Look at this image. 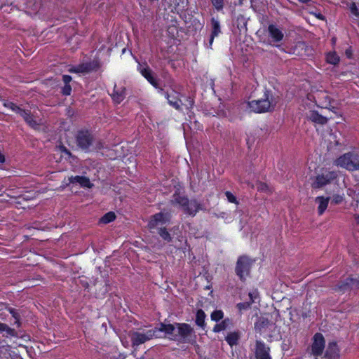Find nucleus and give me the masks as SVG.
<instances>
[{
  "label": "nucleus",
  "instance_id": "37",
  "mask_svg": "<svg viewBox=\"0 0 359 359\" xmlns=\"http://www.w3.org/2000/svg\"><path fill=\"white\" fill-rule=\"evenodd\" d=\"M211 320L215 322H219L224 318V312L222 310H215L210 315Z\"/></svg>",
  "mask_w": 359,
  "mask_h": 359
},
{
  "label": "nucleus",
  "instance_id": "10",
  "mask_svg": "<svg viewBox=\"0 0 359 359\" xmlns=\"http://www.w3.org/2000/svg\"><path fill=\"white\" fill-rule=\"evenodd\" d=\"M312 344L311 346V354L318 358L321 356L325 346V340L323 334L320 332L316 333L312 338Z\"/></svg>",
  "mask_w": 359,
  "mask_h": 359
},
{
  "label": "nucleus",
  "instance_id": "58",
  "mask_svg": "<svg viewBox=\"0 0 359 359\" xmlns=\"http://www.w3.org/2000/svg\"><path fill=\"white\" fill-rule=\"evenodd\" d=\"M170 29H175L176 30V27L175 26L168 27V32H170Z\"/></svg>",
  "mask_w": 359,
  "mask_h": 359
},
{
  "label": "nucleus",
  "instance_id": "31",
  "mask_svg": "<svg viewBox=\"0 0 359 359\" xmlns=\"http://www.w3.org/2000/svg\"><path fill=\"white\" fill-rule=\"evenodd\" d=\"M111 97L116 103L120 104L125 98V88L116 90L115 86Z\"/></svg>",
  "mask_w": 359,
  "mask_h": 359
},
{
  "label": "nucleus",
  "instance_id": "14",
  "mask_svg": "<svg viewBox=\"0 0 359 359\" xmlns=\"http://www.w3.org/2000/svg\"><path fill=\"white\" fill-rule=\"evenodd\" d=\"M69 184H79V185L83 188H88L90 189L93 187V184L90 182V179L86 176H71L68 179V182H63V187H67Z\"/></svg>",
  "mask_w": 359,
  "mask_h": 359
},
{
  "label": "nucleus",
  "instance_id": "25",
  "mask_svg": "<svg viewBox=\"0 0 359 359\" xmlns=\"http://www.w3.org/2000/svg\"><path fill=\"white\" fill-rule=\"evenodd\" d=\"M187 4V0H173L172 12L180 14L186 9Z\"/></svg>",
  "mask_w": 359,
  "mask_h": 359
},
{
  "label": "nucleus",
  "instance_id": "19",
  "mask_svg": "<svg viewBox=\"0 0 359 359\" xmlns=\"http://www.w3.org/2000/svg\"><path fill=\"white\" fill-rule=\"evenodd\" d=\"M316 99H317L316 105L318 107L320 108H325L328 109L331 111H332V109H331L332 102L334 101L332 98L327 93H318L316 97H315Z\"/></svg>",
  "mask_w": 359,
  "mask_h": 359
},
{
  "label": "nucleus",
  "instance_id": "35",
  "mask_svg": "<svg viewBox=\"0 0 359 359\" xmlns=\"http://www.w3.org/2000/svg\"><path fill=\"white\" fill-rule=\"evenodd\" d=\"M249 297L250 298V302H240L237 304L236 307L240 311L248 310L250 308L251 304L254 302L252 294L251 293H249Z\"/></svg>",
  "mask_w": 359,
  "mask_h": 359
},
{
  "label": "nucleus",
  "instance_id": "36",
  "mask_svg": "<svg viewBox=\"0 0 359 359\" xmlns=\"http://www.w3.org/2000/svg\"><path fill=\"white\" fill-rule=\"evenodd\" d=\"M116 219V215L114 212H108L106 214H104L101 218H100V222L103 224H109L113 221H114Z\"/></svg>",
  "mask_w": 359,
  "mask_h": 359
},
{
  "label": "nucleus",
  "instance_id": "42",
  "mask_svg": "<svg viewBox=\"0 0 359 359\" xmlns=\"http://www.w3.org/2000/svg\"><path fill=\"white\" fill-rule=\"evenodd\" d=\"M338 157H359V149H353L351 151L344 153L341 155H339Z\"/></svg>",
  "mask_w": 359,
  "mask_h": 359
},
{
  "label": "nucleus",
  "instance_id": "20",
  "mask_svg": "<svg viewBox=\"0 0 359 359\" xmlns=\"http://www.w3.org/2000/svg\"><path fill=\"white\" fill-rule=\"evenodd\" d=\"M269 36L273 43H279L284 38L283 31L278 28L276 25L271 24L268 26Z\"/></svg>",
  "mask_w": 359,
  "mask_h": 359
},
{
  "label": "nucleus",
  "instance_id": "13",
  "mask_svg": "<svg viewBox=\"0 0 359 359\" xmlns=\"http://www.w3.org/2000/svg\"><path fill=\"white\" fill-rule=\"evenodd\" d=\"M270 351V347L263 341H256L255 348V356L256 359H272Z\"/></svg>",
  "mask_w": 359,
  "mask_h": 359
},
{
  "label": "nucleus",
  "instance_id": "39",
  "mask_svg": "<svg viewBox=\"0 0 359 359\" xmlns=\"http://www.w3.org/2000/svg\"><path fill=\"white\" fill-rule=\"evenodd\" d=\"M344 200V194L342 193L333 194L331 198V203L333 205L341 204Z\"/></svg>",
  "mask_w": 359,
  "mask_h": 359
},
{
  "label": "nucleus",
  "instance_id": "44",
  "mask_svg": "<svg viewBox=\"0 0 359 359\" xmlns=\"http://www.w3.org/2000/svg\"><path fill=\"white\" fill-rule=\"evenodd\" d=\"M225 196L227 198L229 202L231 203L238 204V201L236 197L229 191L225 192Z\"/></svg>",
  "mask_w": 359,
  "mask_h": 359
},
{
  "label": "nucleus",
  "instance_id": "33",
  "mask_svg": "<svg viewBox=\"0 0 359 359\" xmlns=\"http://www.w3.org/2000/svg\"><path fill=\"white\" fill-rule=\"evenodd\" d=\"M326 61L329 64L337 65L340 61V57L336 52H329L326 55Z\"/></svg>",
  "mask_w": 359,
  "mask_h": 359
},
{
  "label": "nucleus",
  "instance_id": "29",
  "mask_svg": "<svg viewBox=\"0 0 359 359\" xmlns=\"http://www.w3.org/2000/svg\"><path fill=\"white\" fill-rule=\"evenodd\" d=\"M240 339V334L238 332H231L227 334L225 340L230 346L237 345Z\"/></svg>",
  "mask_w": 359,
  "mask_h": 359
},
{
  "label": "nucleus",
  "instance_id": "11",
  "mask_svg": "<svg viewBox=\"0 0 359 359\" xmlns=\"http://www.w3.org/2000/svg\"><path fill=\"white\" fill-rule=\"evenodd\" d=\"M359 288V277L354 278L351 276L346 278L345 280L339 282L334 287V290L341 293H345L353 289Z\"/></svg>",
  "mask_w": 359,
  "mask_h": 359
},
{
  "label": "nucleus",
  "instance_id": "47",
  "mask_svg": "<svg viewBox=\"0 0 359 359\" xmlns=\"http://www.w3.org/2000/svg\"><path fill=\"white\" fill-rule=\"evenodd\" d=\"M72 79V78L69 75L65 74L62 76V81L65 83V84H69Z\"/></svg>",
  "mask_w": 359,
  "mask_h": 359
},
{
  "label": "nucleus",
  "instance_id": "52",
  "mask_svg": "<svg viewBox=\"0 0 359 359\" xmlns=\"http://www.w3.org/2000/svg\"><path fill=\"white\" fill-rule=\"evenodd\" d=\"M316 16L318 19H320V20H324V18H325L324 16L320 13H318Z\"/></svg>",
  "mask_w": 359,
  "mask_h": 359
},
{
  "label": "nucleus",
  "instance_id": "8",
  "mask_svg": "<svg viewBox=\"0 0 359 359\" xmlns=\"http://www.w3.org/2000/svg\"><path fill=\"white\" fill-rule=\"evenodd\" d=\"M101 67V62L98 57L93 60L82 62L78 65L74 66L69 69L71 73L88 74L93 72H97Z\"/></svg>",
  "mask_w": 359,
  "mask_h": 359
},
{
  "label": "nucleus",
  "instance_id": "34",
  "mask_svg": "<svg viewBox=\"0 0 359 359\" xmlns=\"http://www.w3.org/2000/svg\"><path fill=\"white\" fill-rule=\"evenodd\" d=\"M158 233L162 238V239L168 243L172 241V238L170 233L168 232L165 227H161L158 229Z\"/></svg>",
  "mask_w": 359,
  "mask_h": 359
},
{
  "label": "nucleus",
  "instance_id": "9",
  "mask_svg": "<svg viewBox=\"0 0 359 359\" xmlns=\"http://www.w3.org/2000/svg\"><path fill=\"white\" fill-rule=\"evenodd\" d=\"M156 330H148L145 332H133L130 334L133 347H137L156 336Z\"/></svg>",
  "mask_w": 359,
  "mask_h": 359
},
{
  "label": "nucleus",
  "instance_id": "48",
  "mask_svg": "<svg viewBox=\"0 0 359 359\" xmlns=\"http://www.w3.org/2000/svg\"><path fill=\"white\" fill-rule=\"evenodd\" d=\"M60 149L62 151L65 152L67 155H68L69 157H75L65 146L60 147Z\"/></svg>",
  "mask_w": 359,
  "mask_h": 359
},
{
  "label": "nucleus",
  "instance_id": "24",
  "mask_svg": "<svg viewBox=\"0 0 359 359\" xmlns=\"http://www.w3.org/2000/svg\"><path fill=\"white\" fill-rule=\"evenodd\" d=\"M330 197L325 196H317L315 201L318 203V213L319 215H322L326 210Z\"/></svg>",
  "mask_w": 359,
  "mask_h": 359
},
{
  "label": "nucleus",
  "instance_id": "15",
  "mask_svg": "<svg viewBox=\"0 0 359 359\" xmlns=\"http://www.w3.org/2000/svg\"><path fill=\"white\" fill-rule=\"evenodd\" d=\"M170 217L168 214L162 212H158L152 215L149 221L148 227L149 229H155L158 225L165 224L169 222Z\"/></svg>",
  "mask_w": 359,
  "mask_h": 359
},
{
  "label": "nucleus",
  "instance_id": "57",
  "mask_svg": "<svg viewBox=\"0 0 359 359\" xmlns=\"http://www.w3.org/2000/svg\"><path fill=\"white\" fill-rule=\"evenodd\" d=\"M245 0H238V5L242 6Z\"/></svg>",
  "mask_w": 359,
  "mask_h": 359
},
{
  "label": "nucleus",
  "instance_id": "12",
  "mask_svg": "<svg viewBox=\"0 0 359 359\" xmlns=\"http://www.w3.org/2000/svg\"><path fill=\"white\" fill-rule=\"evenodd\" d=\"M160 93L164 94L165 97L167 99L168 104L171 107L177 111L182 110V106L183 105V103L181 100L182 95L179 92L172 90L170 93L165 92L164 90L163 92Z\"/></svg>",
  "mask_w": 359,
  "mask_h": 359
},
{
  "label": "nucleus",
  "instance_id": "4",
  "mask_svg": "<svg viewBox=\"0 0 359 359\" xmlns=\"http://www.w3.org/2000/svg\"><path fill=\"white\" fill-rule=\"evenodd\" d=\"M254 262V259L247 255H241L238 257L235 266V273L241 282H245L250 276Z\"/></svg>",
  "mask_w": 359,
  "mask_h": 359
},
{
  "label": "nucleus",
  "instance_id": "5",
  "mask_svg": "<svg viewBox=\"0 0 359 359\" xmlns=\"http://www.w3.org/2000/svg\"><path fill=\"white\" fill-rule=\"evenodd\" d=\"M338 177V172L334 170L323 169L320 173L317 174L315 180L311 184L314 189H321L325 186L332 183Z\"/></svg>",
  "mask_w": 359,
  "mask_h": 359
},
{
  "label": "nucleus",
  "instance_id": "32",
  "mask_svg": "<svg viewBox=\"0 0 359 359\" xmlns=\"http://www.w3.org/2000/svg\"><path fill=\"white\" fill-rule=\"evenodd\" d=\"M6 309L12 315L13 318L15 319L13 325H15L17 327H20L22 323L20 314L18 312V311L11 307H6Z\"/></svg>",
  "mask_w": 359,
  "mask_h": 359
},
{
  "label": "nucleus",
  "instance_id": "18",
  "mask_svg": "<svg viewBox=\"0 0 359 359\" xmlns=\"http://www.w3.org/2000/svg\"><path fill=\"white\" fill-rule=\"evenodd\" d=\"M176 328L175 323V324H165L164 323H161L159 324L158 327H156L154 330H156V332H164L166 335L168 336V338L171 340H177V334H175V330Z\"/></svg>",
  "mask_w": 359,
  "mask_h": 359
},
{
  "label": "nucleus",
  "instance_id": "22",
  "mask_svg": "<svg viewBox=\"0 0 359 359\" xmlns=\"http://www.w3.org/2000/svg\"><path fill=\"white\" fill-rule=\"evenodd\" d=\"M271 325V321L264 316L258 318L255 323V330L257 333L262 334Z\"/></svg>",
  "mask_w": 359,
  "mask_h": 359
},
{
  "label": "nucleus",
  "instance_id": "55",
  "mask_svg": "<svg viewBox=\"0 0 359 359\" xmlns=\"http://www.w3.org/2000/svg\"><path fill=\"white\" fill-rule=\"evenodd\" d=\"M6 158H0V165H2L4 163H5Z\"/></svg>",
  "mask_w": 359,
  "mask_h": 359
},
{
  "label": "nucleus",
  "instance_id": "45",
  "mask_svg": "<svg viewBox=\"0 0 359 359\" xmlns=\"http://www.w3.org/2000/svg\"><path fill=\"white\" fill-rule=\"evenodd\" d=\"M30 110L22 109L20 107H19V110L16 112V114H19L24 121L30 114Z\"/></svg>",
  "mask_w": 359,
  "mask_h": 359
},
{
  "label": "nucleus",
  "instance_id": "27",
  "mask_svg": "<svg viewBox=\"0 0 359 359\" xmlns=\"http://www.w3.org/2000/svg\"><path fill=\"white\" fill-rule=\"evenodd\" d=\"M11 348H15L10 346V343L5 345L0 342V359H8L11 356Z\"/></svg>",
  "mask_w": 359,
  "mask_h": 359
},
{
  "label": "nucleus",
  "instance_id": "23",
  "mask_svg": "<svg viewBox=\"0 0 359 359\" xmlns=\"http://www.w3.org/2000/svg\"><path fill=\"white\" fill-rule=\"evenodd\" d=\"M307 118L311 122L321 126L325 125L328 118L318 113V111L311 110L307 114Z\"/></svg>",
  "mask_w": 359,
  "mask_h": 359
},
{
  "label": "nucleus",
  "instance_id": "54",
  "mask_svg": "<svg viewBox=\"0 0 359 359\" xmlns=\"http://www.w3.org/2000/svg\"><path fill=\"white\" fill-rule=\"evenodd\" d=\"M298 1L300 3L306 4V3L309 2L311 0H298Z\"/></svg>",
  "mask_w": 359,
  "mask_h": 359
},
{
  "label": "nucleus",
  "instance_id": "17",
  "mask_svg": "<svg viewBox=\"0 0 359 359\" xmlns=\"http://www.w3.org/2000/svg\"><path fill=\"white\" fill-rule=\"evenodd\" d=\"M175 325L177 329V339L180 338L185 341L194 332V328L189 324L185 323H175Z\"/></svg>",
  "mask_w": 359,
  "mask_h": 359
},
{
  "label": "nucleus",
  "instance_id": "56",
  "mask_svg": "<svg viewBox=\"0 0 359 359\" xmlns=\"http://www.w3.org/2000/svg\"><path fill=\"white\" fill-rule=\"evenodd\" d=\"M346 55H347V57H351V52H349L348 50H346Z\"/></svg>",
  "mask_w": 359,
  "mask_h": 359
},
{
  "label": "nucleus",
  "instance_id": "30",
  "mask_svg": "<svg viewBox=\"0 0 359 359\" xmlns=\"http://www.w3.org/2000/svg\"><path fill=\"white\" fill-rule=\"evenodd\" d=\"M210 22L212 27L210 35H212V38H215L222 32L220 23L219 20L215 18H211Z\"/></svg>",
  "mask_w": 359,
  "mask_h": 359
},
{
  "label": "nucleus",
  "instance_id": "7",
  "mask_svg": "<svg viewBox=\"0 0 359 359\" xmlns=\"http://www.w3.org/2000/svg\"><path fill=\"white\" fill-rule=\"evenodd\" d=\"M137 70L140 74L158 92H163V88L160 86V79L156 74L150 68L147 63L143 65L139 63Z\"/></svg>",
  "mask_w": 359,
  "mask_h": 359
},
{
  "label": "nucleus",
  "instance_id": "28",
  "mask_svg": "<svg viewBox=\"0 0 359 359\" xmlns=\"http://www.w3.org/2000/svg\"><path fill=\"white\" fill-rule=\"evenodd\" d=\"M205 318L206 315L203 309H198L196 313V325L203 329L205 327Z\"/></svg>",
  "mask_w": 359,
  "mask_h": 359
},
{
  "label": "nucleus",
  "instance_id": "41",
  "mask_svg": "<svg viewBox=\"0 0 359 359\" xmlns=\"http://www.w3.org/2000/svg\"><path fill=\"white\" fill-rule=\"evenodd\" d=\"M214 8L217 11H222L224 6V0H210Z\"/></svg>",
  "mask_w": 359,
  "mask_h": 359
},
{
  "label": "nucleus",
  "instance_id": "21",
  "mask_svg": "<svg viewBox=\"0 0 359 359\" xmlns=\"http://www.w3.org/2000/svg\"><path fill=\"white\" fill-rule=\"evenodd\" d=\"M339 349L337 342H329L325 353V358L326 359H339Z\"/></svg>",
  "mask_w": 359,
  "mask_h": 359
},
{
  "label": "nucleus",
  "instance_id": "26",
  "mask_svg": "<svg viewBox=\"0 0 359 359\" xmlns=\"http://www.w3.org/2000/svg\"><path fill=\"white\" fill-rule=\"evenodd\" d=\"M231 325H232V320L229 318H226L222 320L220 323H217L214 326L212 331L215 333L219 332L221 331L226 330Z\"/></svg>",
  "mask_w": 359,
  "mask_h": 359
},
{
  "label": "nucleus",
  "instance_id": "46",
  "mask_svg": "<svg viewBox=\"0 0 359 359\" xmlns=\"http://www.w3.org/2000/svg\"><path fill=\"white\" fill-rule=\"evenodd\" d=\"M61 93L63 95H69L72 93V87L70 84H65L62 88Z\"/></svg>",
  "mask_w": 359,
  "mask_h": 359
},
{
  "label": "nucleus",
  "instance_id": "51",
  "mask_svg": "<svg viewBox=\"0 0 359 359\" xmlns=\"http://www.w3.org/2000/svg\"><path fill=\"white\" fill-rule=\"evenodd\" d=\"M215 38H212V35H210V39H209V47L211 48L212 43L214 41Z\"/></svg>",
  "mask_w": 359,
  "mask_h": 359
},
{
  "label": "nucleus",
  "instance_id": "50",
  "mask_svg": "<svg viewBox=\"0 0 359 359\" xmlns=\"http://www.w3.org/2000/svg\"><path fill=\"white\" fill-rule=\"evenodd\" d=\"M81 283L82 286L85 288H88L89 286V283L86 280H81Z\"/></svg>",
  "mask_w": 359,
  "mask_h": 359
},
{
  "label": "nucleus",
  "instance_id": "3",
  "mask_svg": "<svg viewBox=\"0 0 359 359\" xmlns=\"http://www.w3.org/2000/svg\"><path fill=\"white\" fill-rule=\"evenodd\" d=\"M0 334L6 344L10 343V346L15 348L22 346V342L30 340V336L22 331H17L6 323H0Z\"/></svg>",
  "mask_w": 359,
  "mask_h": 359
},
{
  "label": "nucleus",
  "instance_id": "43",
  "mask_svg": "<svg viewBox=\"0 0 359 359\" xmlns=\"http://www.w3.org/2000/svg\"><path fill=\"white\" fill-rule=\"evenodd\" d=\"M348 8L351 14L353 16L359 18V9L358 8L355 2H351L349 4Z\"/></svg>",
  "mask_w": 359,
  "mask_h": 359
},
{
  "label": "nucleus",
  "instance_id": "49",
  "mask_svg": "<svg viewBox=\"0 0 359 359\" xmlns=\"http://www.w3.org/2000/svg\"><path fill=\"white\" fill-rule=\"evenodd\" d=\"M187 102L189 103V106L187 107V109H192L194 104V100L191 97H187Z\"/></svg>",
  "mask_w": 359,
  "mask_h": 359
},
{
  "label": "nucleus",
  "instance_id": "16",
  "mask_svg": "<svg viewBox=\"0 0 359 359\" xmlns=\"http://www.w3.org/2000/svg\"><path fill=\"white\" fill-rule=\"evenodd\" d=\"M334 163L350 171L359 170V158H336Z\"/></svg>",
  "mask_w": 359,
  "mask_h": 359
},
{
  "label": "nucleus",
  "instance_id": "40",
  "mask_svg": "<svg viewBox=\"0 0 359 359\" xmlns=\"http://www.w3.org/2000/svg\"><path fill=\"white\" fill-rule=\"evenodd\" d=\"M25 121L32 128H36L39 126V123L36 122L32 113L25 119Z\"/></svg>",
  "mask_w": 359,
  "mask_h": 359
},
{
  "label": "nucleus",
  "instance_id": "2",
  "mask_svg": "<svg viewBox=\"0 0 359 359\" xmlns=\"http://www.w3.org/2000/svg\"><path fill=\"white\" fill-rule=\"evenodd\" d=\"M279 97L271 90L265 88L263 97L259 100L249 101L248 105L255 113H264L274 109L278 102Z\"/></svg>",
  "mask_w": 359,
  "mask_h": 359
},
{
  "label": "nucleus",
  "instance_id": "6",
  "mask_svg": "<svg viewBox=\"0 0 359 359\" xmlns=\"http://www.w3.org/2000/svg\"><path fill=\"white\" fill-rule=\"evenodd\" d=\"M75 139L77 147L86 152L91 150L95 140L92 131L88 129L79 130Z\"/></svg>",
  "mask_w": 359,
  "mask_h": 359
},
{
  "label": "nucleus",
  "instance_id": "38",
  "mask_svg": "<svg viewBox=\"0 0 359 359\" xmlns=\"http://www.w3.org/2000/svg\"><path fill=\"white\" fill-rule=\"evenodd\" d=\"M3 106L7 109H11L13 112L16 113L18 110H19V106H18L16 104L13 103V102H11L8 100H3Z\"/></svg>",
  "mask_w": 359,
  "mask_h": 359
},
{
  "label": "nucleus",
  "instance_id": "1",
  "mask_svg": "<svg viewBox=\"0 0 359 359\" xmlns=\"http://www.w3.org/2000/svg\"><path fill=\"white\" fill-rule=\"evenodd\" d=\"M172 205H179L183 212L191 217H195L201 210H204L203 204L196 198L189 199L187 196L181 195L176 191L171 200Z\"/></svg>",
  "mask_w": 359,
  "mask_h": 359
},
{
  "label": "nucleus",
  "instance_id": "53",
  "mask_svg": "<svg viewBox=\"0 0 359 359\" xmlns=\"http://www.w3.org/2000/svg\"><path fill=\"white\" fill-rule=\"evenodd\" d=\"M355 219L356 223L358 224H359V215H355Z\"/></svg>",
  "mask_w": 359,
  "mask_h": 359
}]
</instances>
